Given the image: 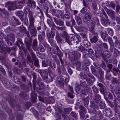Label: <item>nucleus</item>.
<instances>
[{
  "mask_svg": "<svg viewBox=\"0 0 120 120\" xmlns=\"http://www.w3.org/2000/svg\"><path fill=\"white\" fill-rule=\"evenodd\" d=\"M53 19L54 22L57 25H59L61 26H57L53 23V24L52 25L51 27L52 28H54V27H56L57 29L60 30L62 31L65 30V27L64 22L60 19H59L56 17L53 18Z\"/></svg>",
  "mask_w": 120,
  "mask_h": 120,
  "instance_id": "nucleus-1",
  "label": "nucleus"
},
{
  "mask_svg": "<svg viewBox=\"0 0 120 120\" xmlns=\"http://www.w3.org/2000/svg\"><path fill=\"white\" fill-rule=\"evenodd\" d=\"M100 17L101 19V22L103 25L107 26L108 24H110V21L108 19L107 16L104 10H102Z\"/></svg>",
  "mask_w": 120,
  "mask_h": 120,
  "instance_id": "nucleus-2",
  "label": "nucleus"
},
{
  "mask_svg": "<svg viewBox=\"0 0 120 120\" xmlns=\"http://www.w3.org/2000/svg\"><path fill=\"white\" fill-rule=\"evenodd\" d=\"M24 39V43L26 45L27 49L30 51L31 52L32 49L31 48L32 42V38L30 37L29 34V35H25Z\"/></svg>",
  "mask_w": 120,
  "mask_h": 120,
  "instance_id": "nucleus-3",
  "label": "nucleus"
},
{
  "mask_svg": "<svg viewBox=\"0 0 120 120\" xmlns=\"http://www.w3.org/2000/svg\"><path fill=\"white\" fill-rule=\"evenodd\" d=\"M82 71H86L88 72L89 71L88 68L86 66L90 64L89 60L86 58L83 59V61L82 62Z\"/></svg>",
  "mask_w": 120,
  "mask_h": 120,
  "instance_id": "nucleus-4",
  "label": "nucleus"
},
{
  "mask_svg": "<svg viewBox=\"0 0 120 120\" xmlns=\"http://www.w3.org/2000/svg\"><path fill=\"white\" fill-rule=\"evenodd\" d=\"M4 38L5 41L9 45L11 46L12 44L14 42L15 37L14 34H10Z\"/></svg>",
  "mask_w": 120,
  "mask_h": 120,
  "instance_id": "nucleus-5",
  "label": "nucleus"
},
{
  "mask_svg": "<svg viewBox=\"0 0 120 120\" xmlns=\"http://www.w3.org/2000/svg\"><path fill=\"white\" fill-rule=\"evenodd\" d=\"M81 56L80 54L78 52H75L73 56L71 57V60L72 64H75L76 62L80 58Z\"/></svg>",
  "mask_w": 120,
  "mask_h": 120,
  "instance_id": "nucleus-6",
  "label": "nucleus"
},
{
  "mask_svg": "<svg viewBox=\"0 0 120 120\" xmlns=\"http://www.w3.org/2000/svg\"><path fill=\"white\" fill-rule=\"evenodd\" d=\"M89 78H87L86 79L88 84L90 86L92 85L93 83L95 80V78L91 74L89 73L87 74Z\"/></svg>",
  "mask_w": 120,
  "mask_h": 120,
  "instance_id": "nucleus-7",
  "label": "nucleus"
},
{
  "mask_svg": "<svg viewBox=\"0 0 120 120\" xmlns=\"http://www.w3.org/2000/svg\"><path fill=\"white\" fill-rule=\"evenodd\" d=\"M103 114L104 116L108 117L112 116L113 114L111 109L109 108H106L103 110Z\"/></svg>",
  "mask_w": 120,
  "mask_h": 120,
  "instance_id": "nucleus-8",
  "label": "nucleus"
},
{
  "mask_svg": "<svg viewBox=\"0 0 120 120\" xmlns=\"http://www.w3.org/2000/svg\"><path fill=\"white\" fill-rule=\"evenodd\" d=\"M75 36L72 34H70L65 38V41L68 43L69 45H72L74 43Z\"/></svg>",
  "mask_w": 120,
  "mask_h": 120,
  "instance_id": "nucleus-9",
  "label": "nucleus"
},
{
  "mask_svg": "<svg viewBox=\"0 0 120 120\" xmlns=\"http://www.w3.org/2000/svg\"><path fill=\"white\" fill-rule=\"evenodd\" d=\"M38 35V39L39 42H41L44 40L45 36V32L44 31H39Z\"/></svg>",
  "mask_w": 120,
  "mask_h": 120,
  "instance_id": "nucleus-10",
  "label": "nucleus"
},
{
  "mask_svg": "<svg viewBox=\"0 0 120 120\" xmlns=\"http://www.w3.org/2000/svg\"><path fill=\"white\" fill-rule=\"evenodd\" d=\"M94 19L92 20L91 22L89 24V30L92 33L95 32L94 31V28L95 25Z\"/></svg>",
  "mask_w": 120,
  "mask_h": 120,
  "instance_id": "nucleus-11",
  "label": "nucleus"
},
{
  "mask_svg": "<svg viewBox=\"0 0 120 120\" xmlns=\"http://www.w3.org/2000/svg\"><path fill=\"white\" fill-rule=\"evenodd\" d=\"M47 38H48L49 41L52 44V42L50 40V38H53L55 35V33L52 31H51L49 32L46 33Z\"/></svg>",
  "mask_w": 120,
  "mask_h": 120,
  "instance_id": "nucleus-12",
  "label": "nucleus"
},
{
  "mask_svg": "<svg viewBox=\"0 0 120 120\" xmlns=\"http://www.w3.org/2000/svg\"><path fill=\"white\" fill-rule=\"evenodd\" d=\"M94 36L90 39V40L92 43H95L98 40L99 37L98 33L96 32L92 33Z\"/></svg>",
  "mask_w": 120,
  "mask_h": 120,
  "instance_id": "nucleus-13",
  "label": "nucleus"
},
{
  "mask_svg": "<svg viewBox=\"0 0 120 120\" xmlns=\"http://www.w3.org/2000/svg\"><path fill=\"white\" fill-rule=\"evenodd\" d=\"M61 79L67 83L68 82L69 79V77L67 74H66L64 73H63L61 75Z\"/></svg>",
  "mask_w": 120,
  "mask_h": 120,
  "instance_id": "nucleus-14",
  "label": "nucleus"
},
{
  "mask_svg": "<svg viewBox=\"0 0 120 120\" xmlns=\"http://www.w3.org/2000/svg\"><path fill=\"white\" fill-rule=\"evenodd\" d=\"M92 17V15L90 12H86L85 15V17L84 18V21L86 23L88 22Z\"/></svg>",
  "mask_w": 120,
  "mask_h": 120,
  "instance_id": "nucleus-15",
  "label": "nucleus"
},
{
  "mask_svg": "<svg viewBox=\"0 0 120 120\" xmlns=\"http://www.w3.org/2000/svg\"><path fill=\"white\" fill-rule=\"evenodd\" d=\"M25 1L30 7L34 8L36 7V2L33 0H25Z\"/></svg>",
  "mask_w": 120,
  "mask_h": 120,
  "instance_id": "nucleus-16",
  "label": "nucleus"
},
{
  "mask_svg": "<svg viewBox=\"0 0 120 120\" xmlns=\"http://www.w3.org/2000/svg\"><path fill=\"white\" fill-rule=\"evenodd\" d=\"M30 33L32 37H35L36 35L37 31L35 27H32L29 30Z\"/></svg>",
  "mask_w": 120,
  "mask_h": 120,
  "instance_id": "nucleus-17",
  "label": "nucleus"
},
{
  "mask_svg": "<svg viewBox=\"0 0 120 120\" xmlns=\"http://www.w3.org/2000/svg\"><path fill=\"white\" fill-rule=\"evenodd\" d=\"M105 10L109 16L113 18L114 17V12L112 10L108 9L106 7L105 8Z\"/></svg>",
  "mask_w": 120,
  "mask_h": 120,
  "instance_id": "nucleus-18",
  "label": "nucleus"
},
{
  "mask_svg": "<svg viewBox=\"0 0 120 120\" xmlns=\"http://www.w3.org/2000/svg\"><path fill=\"white\" fill-rule=\"evenodd\" d=\"M55 39L58 43L61 42L62 41L60 35L58 31H56Z\"/></svg>",
  "mask_w": 120,
  "mask_h": 120,
  "instance_id": "nucleus-19",
  "label": "nucleus"
},
{
  "mask_svg": "<svg viewBox=\"0 0 120 120\" xmlns=\"http://www.w3.org/2000/svg\"><path fill=\"white\" fill-rule=\"evenodd\" d=\"M100 33L101 37L103 40L105 41H107L108 39L107 34L105 33L102 31H101Z\"/></svg>",
  "mask_w": 120,
  "mask_h": 120,
  "instance_id": "nucleus-20",
  "label": "nucleus"
},
{
  "mask_svg": "<svg viewBox=\"0 0 120 120\" xmlns=\"http://www.w3.org/2000/svg\"><path fill=\"white\" fill-rule=\"evenodd\" d=\"M24 3H26L25 0L20 2H16L15 3L17 9H21L23 7L22 4Z\"/></svg>",
  "mask_w": 120,
  "mask_h": 120,
  "instance_id": "nucleus-21",
  "label": "nucleus"
},
{
  "mask_svg": "<svg viewBox=\"0 0 120 120\" xmlns=\"http://www.w3.org/2000/svg\"><path fill=\"white\" fill-rule=\"evenodd\" d=\"M101 99V96L99 94H95L94 101L96 103H98L100 101Z\"/></svg>",
  "mask_w": 120,
  "mask_h": 120,
  "instance_id": "nucleus-22",
  "label": "nucleus"
},
{
  "mask_svg": "<svg viewBox=\"0 0 120 120\" xmlns=\"http://www.w3.org/2000/svg\"><path fill=\"white\" fill-rule=\"evenodd\" d=\"M11 22L13 24L12 25L13 26L18 25L21 24L20 22L17 19H15L14 18L11 19Z\"/></svg>",
  "mask_w": 120,
  "mask_h": 120,
  "instance_id": "nucleus-23",
  "label": "nucleus"
},
{
  "mask_svg": "<svg viewBox=\"0 0 120 120\" xmlns=\"http://www.w3.org/2000/svg\"><path fill=\"white\" fill-rule=\"evenodd\" d=\"M82 44L87 48H88L90 46V43L87 40H83Z\"/></svg>",
  "mask_w": 120,
  "mask_h": 120,
  "instance_id": "nucleus-24",
  "label": "nucleus"
},
{
  "mask_svg": "<svg viewBox=\"0 0 120 120\" xmlns=\"http://www.w3.org/2000/svg\"><path fill=\"white\" fill-rule=\"evenodd\" d=\"M16 14V15L21 20L23 18L24 14L22 11H19L17 12Z\"/></svg>",
  "mask_w": 120,
  "mask_h": 120,
  "instance_id": "nucleus-25",
  "label": "nucleus"
},
{
  "mask_svg": "<svg viewBox=\"0 0 120 120\" xmlns=\"http://www.w3.org/2000/svg\"><path fill=\"white\" fill-rule=\"evenodd\" d=\"M75 18L77 24L78 25H81L82 23L80 18L77 15H75Z\"/></svg>",
  "mask_w": 120,
  "mask_h": 120,
  "instance_id": "nucleus-26",
  "label": "nucleus"
},
{
  "mask_svg": "<svg viewBox=\"0 0 120 120\" xmlns=\"http://www.w3.org/2000/svg\"><path fill=\"white\" fill-rule=\"evenodd\" d=\"M15 44L17 45L19 49H21L24 45L22 40H18L16 42Z\"/></svg>",
  "mask_w": 120,
  "mask_h": 120,
  "instance_id": "nucleus-27",
  "label": "nucleus"
},
{
  "mask_svg": "<svg viewBox=\"0 0 120 120\" xmlns=\"http://www.w3.org/2000/svg\"><path fill=\"white\" fill-rule=\"evenodd\" d=\"M29 25L28 27V29L29 30L32 27H35L34 26V19L29 20Z\"/></svg>",
  "mask_w": 120,
  "mask_h": 120,
  "instance_id": "nucleus-28",
  "label": "nucleus"
},
{
  "mask_svg": "<svg viewBox=\"0 0 120 120\" xmlns=\"http://www.w3.org/2000/svg\"><path fill=\"white\" fill-rule=\"evenodd\" d=\"M5 45H4L0 47V49L3 51H6L8 52L10 51L11 49L8 47H5Z\"/></svg>",
  "mask_w": 120,
  "mask_h": 120,
  "instance_id": "nucleus-29",
  "label": "nucleus"
},
{
  "mask_svg": "<svg viewBox=\"0 0 120 120\" xmlns=\"http://www.w3.org/2000/svg\"><path fill=\"white\" fill-rule=\"evenodd\" d=\"M79 76L82 80H83L87 79V75L85 72H81L79 74Z\"/></svg>",
  "mask_w": 120,
  "mask_h": 120,
  "instance_id": "nucleus-30",
  "label": "nucleus"
},
{
  "mask_svg": "<svg viewBox=\"0 0 120 120\" xmlns=\"http://www.w3.org/2000/svg\"><path fill=\"white\" fill-rule=\"evenodd\" d=\"M83 100L84 101V103L85 106L86 107H87L89 103L88 97H87L86 98H83Z\"/></svg>",
  "mask_w": 120,
  "mask_h": 120,
  "instance_id": "nucleus-31",
  "label": "nucleus"
},
{
  "mask_svg": "<svg viewBox=\"0 0 120 120\" xmlns=\"http://www.w3.org/2000/svg\"><path fill=\"white\" fill-rule=\"evenodd\" d=\"M88 52L89 54V55L90 56V57H91V56L93 57L94 56V53L92 49L91 48H88Z\"/></svg>",
  "mask_w": 120,
  "mask_h": 120,
  "instance_id": "nucleus-32",
  "label": "nucleus"
},
{
  "mask_svg": "<svg viewBox=\"0 0 120 120\" xmlns=\"http://www.w3.org/2000/svg\"><path fill=\"white\" fill-rule=\"evenodd\" d=\"M20 30L21 32H23L26 34V35L27 34V36L29 35V33L25 28L24 27H20Z\"/></svg>",
  "mask_w": 120,
  "mask_h": 120,
  "instance_id": "nucleus-33",
  "label": "nucleus"
},
{
  "mask_svg": "<svg viewBox=\"0 0 120 120\" xmlns=\"http://www.w3.org/2000/svg\"><path fill=\"white\" fill-rule=\"evenodd\" d=\"M97 51L100 54L102 55L103 53V47L102 46H100L99 47H97Z\"/></svg>",
  "mask_w": 120,
  "mask_h": 120,
  "instance_id": "nucleus-34",
  "label": "nucleus"
},
{
  "mask_svg": "<svg viewBox=\"0 0 120 120\" xmlns=\"http://www.w3.org/2000/svg\"><path fill=\"white\" fill-rule=\"evenodd\" d=\"M21 21L23 22V23L25 25L28 26L29 25L28 20L27 18H23L21 20Z\"/></svg>",
  "mask_w": 120,
  "mask_h": 120,
  "instance_id": "nucleus-35",
  "label": "nucleus"
},
{
  "mask_svg": "<svg viewBox=\"0 0 120 120\" xmlns=\"http://www.w3.org/2000/svg\"><path fill=\"white\" fill-rule=\"evenodd\" d=\"M115 92L117 96L120 95V86H117L115 89Z\"/></svg>",
  "mask_w": 120,
  "mask_h": 120,
  "instance_id": "nucleus-36",
  "label": "nucleus"
},
{
  "mask_svg": "<svg viewBox=\"0 0 120 120\" xmlns=\"http://www.w3.org/2000/svg\"><path fill=\"white\" fill-rule=\"evenodd\" d=\"M37 50L40 52H44L45 51L44 47L41 44H39V46L37 48Z\"/></svg>",
  "mask_w": 120,
  "mask_h": 120,
  "instance_id": "nucleus-37",
  "label": "nucleus"
},
{
  "mask_svg": "<svg viewBox=\"0 0 120 120\" xmlns=\"http://www.w3.org/2000/svg\"><path fill=\"white\" fill-rule=\"evenodd\" d=\"M79 109L80 110L79 112H83L86 113V109L82 105H80L79 106Z\"/></svg>",
  "mask_w": 120,
  "mask_h": 120,
  "instance_id": "nucleus-38",
  "label": "nucleus"
},
{
  "mask_svg": "<svg viewBox=\"0 0 120 120\" xmlns=\"http://www.w3.org/2000/svg\"><path fill=\"white\" fill-rule=\"evenodd\" d=\"M95 22V24H96L97 26L99 28H101V26L100 24L99 20L97 18H95L94 19Z\"/></svg>",
  "mask_w": 120,
  "mask_h": 120,
  "instance_id": "nucleus-39",
  "label": "nucleus"
},
{
  "mask_svg": "<svg viewBox=\"0 0 120 120\" xmlns=\"http://www.w3.org/2000/svg\"><path fill=\"white\" fill-rule=\"evenodd\" d=\"M120 52L116 48H114V56L116 57L120 55Z\"/></svg>",
  "mask_w": 120,
  "mask_h": 120,
  "instance_id": "nucleus-40",
  "label": "nucleus"
},
{
  "mask_svg": "<svg viewBox=\"0 0 120 120\" xmlns=\"http://www.w3.org/2000/svg\"><path fill=\"white\" fill-rule=\"evenodd\" d=\"M72 110V108L70 107L64 108V111L65 113L64 114H68Z\"/></svg>",
  "mask_w": 120,
  "mask_h": 120,
  "instance_id": "nucleus-41",
  "label": "nucleus"
},
{
  "mask_svg": "<svg viewBox=\"0 0 120 120\" xmlns=\"http://www.w3.org/2000/svg\"><path fill=\"white\" fill-rule=\"evenodd\" d=\"M49 11L53 15L56 16V12L57 11L56 9L51 8L50 9Z\"/></svg>",
  "mask_w": 120,
  "mask_h": 120,
  "instance_id": "nucleus-42",
  "label": "nucleus"
},
{
  "mask_svg": "<svg viewBox=\"0 0 120 120\" xmlns=\"http://www.w3.org/2000/svg\"><path fill=\"white\" fill-rule=\"evenodd\" d=\"M8 9L9 10H13L16 9L15 4H12L9 6L8 7Z\"/></svg>",
  "mask_w": 120,
  "mask_h": 120,
  "instance_id": "nucleus-43",
  "label": "nucleus"
},
{
  "mask_svg": "<svg viewBox=\"0 0 120 120\" xmlns=\"http://www.w3.org/2000/svg\"><path fill=\"white\" fill-rule=\"evenodd\" d=\"M76 69L80 71L81 68V62L79 61L77 62L76 64Z\"/></svg>",
  "mask_w": 120,
  "mask_h": 120,
  "instance_id": "nucleus-44",
  "label": "nucleus"
},
{
  "mask_svg": "<svg viewBox=\"0 0 120 120\" xmlns=\"http://www.w3.org/2000/svg\"><path fill=\"white\" fill-rule=\"evenodd\" d=\"M93 91L94 94H98L99 92L98 89L95 85L92 87Z\"/></svg>",
  "mask_w": 120,
  "mask_h": 120,
  "instance_id": "nucleus-45",
  "label": "nucleus"
},
{
  "mask_svg": "<svg viewBox=\"0 0 120 120\" xmlns=\"http://www.w3.org/2000/svg\"><path fill=\"white\" fill-rule=\"evenodd\" d=\"M70 115L72 117L76 119L77 118L78 113L72 111L71 112Z\"/></svg>",
  "mask_w": 120,
  "mask_h": 120,
  "instance_id": "nucleus-46",
  "label": "nucleus"
},
{
  "mask_svg": "<svg viewBox=\"0 0 120 120\" xmlns=\"http://www.w3.org/2000/svg\"><path fill=\"white\" fill-rule=\"evenodd\" d=\"M79 85L80 86L82 87H84L87 84L85 81L81 80L80 81Z\"/></svg>",
  "mask_w": 120,
  "mask_h": 120,
  "instance_id": "nucleus-47",
  "label": "nucleus"
},
{
  "mask_svg": "<svg viewBox=\"0 0 120 120\" xmlns=\"http://www.w3.org/2000/svg\"><path fill=\"white\" fill-rule=\"evenodd\" d=\"M62 115L63 117H64V120H73V118L70 119L69 117H67L66 114L62 113Z\"/></svg>",
  "mask_w": 120,
  "mask_h": 120,
  "instance_id": "nucleus-48",
  "label": "nucleus"
},
{
  "mask_svg": "<svg viewBox=\"0 0 120 120\" xmlns=\"http://www.w3.org/2000/svg\"><path fill=\"white\" fill-rule=\"evenodd\" d=\"M57 55L59 57V59L61 60V57L63 56L62 52L60 50L57 52Z\"/></svg>",
  "mask_w": 120,
  "mask_h": 120,
  "instance_id": "nucleus-49",
  "label": "nucleus"
},
{
  "mask_svg": "<svg viewBox=\"0 0 120 120\" xmlns=\"http://www.w3.org/2000/svg\"><path fill=\"white\" fill-rule=\"evenodd\" d=\"M99 106L101 109H103L106 107L105 103L103 102H101L99 104Z\"/></svg>",
  "mask_w": 120,
  "mask_h": 120,
  "instance_id": "nucleus-50",
  "label": "nucleus"
},
{
  "mask_svg": "<svg viewBox=\"0 0 120 120\" xmlns=\"http://www.w3.org/2000/svg\"><path fill=\"white\" fill-rule=\"evenodd\" d=\"M107 30L108 34L112 36L113 34V30H112L110 28H108L107 29Z\"/></svg>",
  "mask_w": 120,
  "mask_h": 120,
  "instance_id": "nucleus-51",
  "label": "nucleus"
},
{
  "mask_svg": "<svg viewBox=\"0 0 120 120\" xmlns=\"http://www.w3.org/2000/svg\"><path fill=\"white\" fill-rule=\"evenodd\" d=\"M28 16L29 17V20L34 19L32 13L31 11H29V12Z\"/></svg>",
  "mask_w": 120,
  "mask_h": 120,
  "instance_id": "nucleus-52",
  "label": "nucleus"
},
{
  "mask_svg": "<svg viewBox=\"0 0 120 120\" xmlns=\"http://www.w3.org/2000/svg\"><path fill=\"white\" fill-rule=\"evenodd\" d=\"M92 5L94 10H96L97 9V7L96 2L93 1L92 4Z\"/></svg>",
  "mask_w": 120,
  "mask_h": 120,
  "instance_id": "nucleus-53",
  "label": "nucleus"
},
{
  "mask_svg": "<svg viewBox=\"0 0 120 120\" xmlns=\"http://www.w3.org/2000/svg\"><path fill=\"white\" fill-rule=\"evenodd\" d=\"M80 34L82 38L83 39V40H87V37L86 34L85 33H80Z\"/></svg>",
  "mask_w": 120,
  "mask_h": 120,
  "instance_id": "nucleus-54",
  "label": "nucleus"
},
{
  "mask_svg": "<svg viewBox=\"0 0 120 120\" xmlns=\"http://www.w3.org/2000/svg\"><path fill=\"white\" fill-rule=\"evenodd\" d=\"M48 62L47 60H43L42 61V65L43 66L47 67L48 65Z\"/></svg>",
  "mask_w": 120,
  "mask_h": 120,
  "instance_id": "nucleus-55",
  "label": "nucleus"
},
{
  "mask_svg": "<svg viewBox=\"0 0 120 120\" xmlns=\"http://www.w3.org/2000/svg\"><path fill=\"white\" fill-rule=\"evenodd\" d=\"M34 64L35 66L38 67L39 66V63L38 60L37 59L34 60Z\"/></svg>",
  "mask_w": 120,
  "mask_h": 120,
  "instance_id": "nucleus-56",
  "label": "nucleus"
},
{
  "mask_svg": "<svg viewBox=\"0 0 120 120\" xmlns=\"http://www.w3.org/2000/svg\"><path fill=\"white\" fill-rule=\"evenodd\" d=\"M74 92L72 93L70 92H68V97L72 99L74 97L73 94H74Z\"/></svg>",
  "mask_w": 120,
  "mask_h": 120,
  "instance_id": "nucleus-57",
  "label": "nucleus"
},
{
  "mask_svg": "<svg viewBox=\"0 0 120 120\" xmlns=\"http://www.w3.org/2000/svg\"><path fill=\"white\" fill-rule=\"evenodd\" d=\"M108 39L110 45H114V42L111 38L110 37H108Z\"/></svg>",
  "mask_w": 120,
  "mask_h": 120,
  "instance_id": "nucleus-58",
  "label": "nucleus"
},
{
  "mask_svg": "<svg viewBox=\"0 0 120 120\" xmlns=\"http://www.w3.org/2000/svg\"><path fill=\"white\" fill-rule=\"evenodd\" d=\"M79 113L80 118H82V119H83L85 117V114L86 113L83 112H79Z\"/></svg>",
  "mask_w": 120,
  "mask_h": 120,
  "instance_id": "nucleus-59",
  "label": "nucleus"
},
{
  "mask_svg": "<svg viewBox=\"0 0 120 120\" xmlns=\"http://www.w3.org/2000/svg\"><path fill=\"white\" fill-rule=\"evenodd\" d=\"M110 7H111L112 9L115 10V4L113 2H111L110 4Z\"/></svg>",
  "mask_w": 120,
  "mask_h": 120,
  "instance_id": "nucleus-60",
  "label": "nucleus"
},
{
  "mask_svg": "<svg viewBox=\"0 0 120 120\" xmlns=\"http://www.w3.org/2000/svg\"><path fill=\"white\" fill-rule=\"evenodd\" d=\"M69 35H68L67 32L66 31H64L62 34V37L65 39Z\"/></svg>",
  "mask_w": 120,
  "mask_h": 120,
  "instance_id": "nucleus-61",
  "label": "nucleus"
},
{
  "mask_svg": "<svg viewBox=\"0 0 120 120\" xmlns=\"http://www.w3.org/2000/svg\"><path fill=\"white\" fill-rule=\"evenodd\" d=\"M99 81L102 82L103 83H104V76H100V77L98 78Z\"/></svg>",
  "mask_w": 120,
  "mask_h": 120,
  "instance_id": "nucleus-62",
  "label": "nucleus"
},
{
  "mask_svg": "<svg viewBox=\"0 0 120 120\" xmlns=\"http://www.w3.org/2000/svg\"><path fill=\"white\" fill-rule=\"evenodd\" d=\"M5 59L4 57L2 55H0V61L3 64L4 63L5 61Z\"/></svg>",
  "mask_w": 120,
  "mask_h": 120,
  "instance_id": "nucleus-63",
  "label": "nucleus"
},
{
  "mask_svg": "<svg viewBox=\"0 0 120 120\" xmlns=\"http://www.w3.org/2000/svg\"><path fill=\"white\" fill-rule=\"evenodd\" d=\"M113 71H115L116 73L120 75V70L116 68L115 67H114L113 68Z\"/></svg>",
  "mask_w": 120,
  "mask_h": 120,
  "instance_id": "nucleus-64",
  "label": "nucleus"
}]
</instances>
